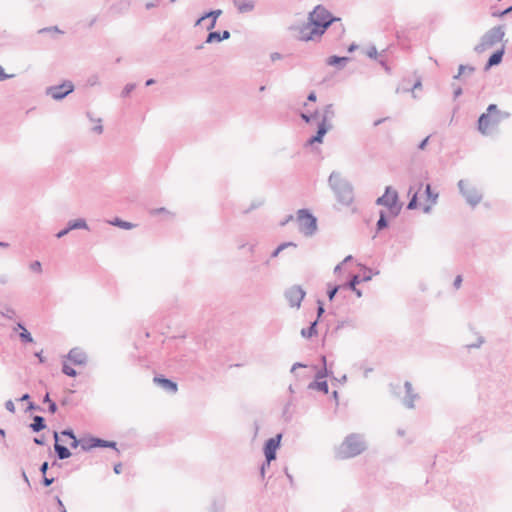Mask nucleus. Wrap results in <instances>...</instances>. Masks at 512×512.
<instances>
[{
  "label": "nucleus",
  "mask_w": 512,
  "mask_h": 512,
  "mask_svg": "<svg viewBox=\"0 0 512 512\" xmlns=\"http://www.w3.org/2000/svg\"><path fill=\"white\" fill-rule=\"evenodd\" d=\"M505 52V44H502L499 49H497L488 59L485 69L488 70L493 66H496L502 62L503 55Z\"/></svg>",
  "instance_id": "aec40b11"
},
{
  "label": "nucleus",
  "mask_w": 512,
  "mask_h": 512,
  "mask_svg": "<svg viewBox=\"0 0 512 512\" xmlns=\"http://www.w3.org/2000/svg\"><path fill=\"white\" fill-rule=\"evenodd\" d=\"M54 439H55L54 450H55L57 457L60 460L68 459L69 457H71L72 454H71L70 450L66 446L61 445L59 443V434L57 432H54Z\"/></svg>",
  "instance_id": "6ab92c4d"
},
{
  "label": "nucleus",
  "mask_w": 512,
  "mask_h": 512,
  "mask_svg": "<svg viewBox=\"0 0 512 512\" xmlns=\"http://www.w3.org/2000/svg\"><path fill=\"white\" fill-rule=\"evenodd\" d=\"M343 289L341 285H334L328 284V290H327V296L330 301L334 299L336 294L339 292V290Z\"/></svg>",
  "instance_id": "4c0bfd02"
},
{
  "label": "nucleus",
  "mask_w": 512,
  "mask_h": 512,
  "mask_svg": "<svg viewBox=\"0 0 512 512\" xmlns=\"http://www.w3.org/2000/svg\"><path fill=\"white\" fill-rule=\"evenodd\" d=\"M297 222L299 231L305 236H312L317 230V219L307 209L297 211Z\"/></svg>",
  "instance_id": "0eeeda50"
},
{
  "label": "nucleus",
  "mask_w": 512,
  "mask_h": 512,
  "mask_svg": "<svg viewBox=\"0 0 512 512\" xmlns=\"http://www.w3.org/2000/svg\"><path fill=\"white\" fill-rule=\"evenodd\" d=\"M86 116H87V118L91 122H96L97 123V125L92 128V131L94 133H96V134H102L103 133V125L101 124L102 123V119L101 118H97V119L94 118L91 112H87Z\"/></svg>",
  "instance_id": "c756f323"
},
{
  "label": "nucleus",
  "mask_w": 512,
  "mask_h": 512,
  "mask_svg": "<svg viewBox=\"0 0 512 512\" xmlns=\"http://www.w3.org/2000/svg\"><path fill=\"white\" fill-rule=\"evenodd\" d=\"M87 85L94 87L100 85V77L97 74H92L87 78Z\"/></svg>",
  "instance_id": "37998d69"
},
{
  "label": "nucleus",
  "mask_w": 512,
  "mask_h": 512,
  "mask_svg": "<svg viewBox=\"0 0 512 512\" xmlns=\"http://www.w3.org/2000/svg\"><path fill=\"white\" fill-rule=\"evenodd\" d=\"M509 117V113L502 112L496 104H490L486 112L482 113L478 118L477 129L484 135L488 136L497 128L500 122Z\"/></svg>",
  "instance_id": "7ed1b4c3"
},
{
  "label": "nucleus",
  "mask_w": 512,
  "mask_h": 512,
  "mask_svg": "<svg viewBox=\"0 0 512 512\" xmlns=\"http://www.w3.org/2000/svg\"><path fill=\"white\" fill-rule=\"evenodd\" d=\"M95 444H96V448H112V449H115L117 450L116 446H117V443L114 442V441H108V440H104V439H101V438H98V437H95Z\"/></svg>",
  "instance_id": "7c9ffc66"
},
{
  "label": "nucleus",
  "mask_w": 512,
  "mask_h": 512,
  "mask_svg": "<svg viewBox=\"0 0 512 512\" xmlns=\"http://www.w3.org/2000/svg\"><path fill=\"white\" fill-rule=\"evenodd\" d=\"M226 511V497L221 494L212 498L208 512H225Z\"/></svg>",
  "instance_id": "f3484780"
},
{
  "label": "nucleus",
  "mask_w": 512,
  "mask_h": 512,
  "mask_svg": "<svg viewBox=\"0 0 512 512\" xmlns=\"http://www.w3.org/2000/svg\"><path fill=\"white\" fill-rule=\"evenodd\" d=\"M461 284H462V276L461 275H458L455 277L454 279V282H453V286L456 288V289H459L461 287Z\"/></svg>",
  "instance_id": "e2e57ef3"
},
{
  "label": "nucleus",
  "mask_w": 512,
  "mask_h": 512,
  "mask_svg": "<svg viewBox=\"0 0 512 512\" xmlns=\"http://www.w3.org/2000/svg\"><path fill=\"white\" fill-rule=\"evenodd\" d=\"M340 21L323 5H317L305 20H298L289 26V32H326L334 23Z\"/></svg>",
  "instance_id": "f257e3e1"
},
{
  "label": "nucleus",
  "mask_w": 512,
  "mask_h": 512,
  "mask_svg": "<svg viewBox=\"0 0 512 512\" xmlns=\"http://www.w3.org/2000/svg\"><path fill=\"white\" fill-rule=\"evenodd\" d=\"M425 194L427 199L431 202V205H435L437 203L439 194L437 192L432 191L430 184H427L425 186Z\"/></svg>",
  "instance_id": "473e14b6"
},
{
  "label": "nucleus",
  "mask_w": 512,
  "mask_h": 512,
  "mask_svg": "<svg viewBox=\"0 0 512 512\" xmlns=\"http://www.w3.org/2000/svg\"><path fill=\"white\" fill-rule=\"evenodd\" d=\"M56 502H57L60 512H67L62 500L58 496L56 497Z\"/></svg>",
  "instance_id": "774afa93"
},
{
  "label": "nucleus",
  "mask_w": 512,
  "mask_h": 512,
  "mask_svg": "<svg viewBox=\"0 0 512 512\" xmlns=\"http://www.w3.org/2000/svg\"><path fill=\"white\" fill-rule=\"evenodd\" d=\"M154 383H156L158 386H160L163 390H165L168 393L175 394L178 390L177 383L165 378L163 376H156L153 379Z\"/></svg>",
  "instance_id": "dca6fc26"
},
{
  "label": "nucleus",
  "mask_w": 512,
  "mask_h": 512,
  "mask_svg": "<svg viewBox=\"0 0 512 512\" xmlns=\"http://www.w3.org/2000/svg\"><path fill=\"white\" fill-rule=\"evenodd\" d=\"M305 296L306 291L300 285H293L284 292V297L291 308L299 309Z\"/></svg>",
  "instance_id": "1a4fd4ad"
},
{
  "label": "nucleus",
  "mask_w": 512,
  "mask_h": 512,
  "mask_svg": "<svg viewBox=\"0 0 512 512\" xmlns=\"http://www.w3.org/2000/svg\"><path fill=\"white\" fill-rule=\"evenodd\" d=\"M506 29L505 25H496L492 27L488 32H504Z\"/></svg>",
  "instance_id": "69168bd1"
},
{
  "label": "nucleus",
  "mask_w": 512,
  "mask_h": 512,
  "mask_svg": "<svg viewBox=\"0 0 512 512\" xmlns=\"http://www.w3.org/2000/svg\"><path fill=\"white\" fill-rule=\"evenodd\" d=\"M10 281L8 274L0 272V285H7Z\"/></svg>",
  "instance_id": "13d9d810"
},
{
  "label": "nucleus",
  "mask_w": 512,
  "mask_h": 512,
  "mask_svg": "<svg viewBox=\"0 0 512 512\" xmlns=\"http://www.w3.org/2000/svg\"><path fill=\"white\" fill-rule=\"evenodd\" d=\"M149 214L154 217L161 216L163 220H172L175 217V213L165 207L150 209Z\"/></svg>",
  "instance_id": "5701e85b"
},
{
  "label": "nucleus",
  "mask_w": 512,
  "mask_h": 512,
  "mask_svg": "<svg viewBox=\"0 0 512 512\" xmlns=\"http://www.w3.org/2000/svg\"><path fill=\"white\" fill-rule=\"evenodd\" d=\"M75 86L71 80H64L59 85L49 86L45 90V94L50 96L53 100L61 101L69 94L74 92Z\"/></svg>",
  "instance_id": "6e6552de"
},
{
  "label": "nucleus",
  "mask_w": 512,
  "mask_h": 512,
  "mask_svg": "<svg viewBox=\"0 0 512 512\" xmlns=\"http://www.w3.org/2000/svg\"><path fill=\"white\" fill-rule=\"evenodd\" d=\"M136 88V85L134 83L126 84L121 92L122 97H128L130 93Z\"/></svg>",
  "instance_id": "c03bdc74"
},
{
  "label": "nucleus",
  "mask_w": 512,
  "mask_h": 512,
  "mask_svg": "<svg viewBox=\"0 0 512 512\" xmlns=\"http://www.w3.org/2000/svg\"><path fill=\"white\" fill-rule=\"evenodd\" d=\"M318 116V111L312 113V114H306V113H301V118L302 120H304L306 123H310L311 121H313L316 117Z\"/></svg>",
  "instance_id": "09e8293b"
},
{
  "label": "nucleus",
  "mask_w": 512,
  "mask_h": 512,
  "mask_svg": "<svg viewBox=\"0 0 512 512\" xmlns=\"http://www.w3.org/2000/svg\"><path fill=\"white\" fill-rule=\"evenodd\" d=\"M330 129H332V124H318L316 135L309 138L307 141L308 144L313 145L314 143H322L324 136Z\"/></svg>",
  "instance_id": "a211bd4d"
},
{
  "label": "nucleus",
  "mask_w": 512,
  "mask_h": 512,
  "mask_svg": "<svg viewBox=\"0 0 512 512\" xmlns=\"http://www.w3.org/2000/svg\"><path fill=\"white\" fill-rule=\"evenodd\" d=\"M485 342L484 337L478 336L477 341L475 343L468 345L469 348H479Z\"/></svg>",
  "instance_id": "4d7b16f0"
},
{
  "label": "nucleus",
  "mask_w": 512,
  "mask_h": 512,
  "mask_svg": "<svg viewBox=\"0 0 512 512\" xmlns=\"http://www.w3.org/2000/svg\"><path fill=\"white\" fill-rule=\"evenodd\" d=\"M328 185L333 191L336 200L344 205L350 206L354 201V189L350 181L344 178L340 172L332 171L328 178Z\"/></svg>",
  "instance_id": "f03ea898"
},
{
  "label": "nucleus",
  "mask_w": 512,
  "mask_h": 512,
  "mask_svg": "<svg viewBox=\"0 0 512 512\" xmlns=\"http://www.w3.org/2000/svg\"><path fill=\"white\" fill-rule=\"evenodd\" d=\"M37 32H63V31L60 30L58 28V26H48V27L39 29Z\"/></svg>",
  "instance_id": "864d4df0"
},
{
  "label": "nucleus",
  "mask_w": 512,
  "mask_h": 512,
  "mask_svg": "<svg viewBox=\"0 0 512 512\" xmlns=\"http://www.w3.org/2000/svg\"><path fill=\"white\" fill-rule=\"evenodd\" d=\"M62 372L69 377H75L77 375V371L65 362L62 365Z\"/></svg>",
  "instance_id": "a19ab883"
},
{
  "label": "nucleus",
  "mask_w": 512,
  "mask_h": 512,
  "mask_svg": "<svg viewBox=\"0 0 512 512\" xmlns=\"http://www.w3.org/2000/svg\"><path fill=\"white\" fill-rule=\"evenodd\" d=\"M324 312H325L324 304L322 301L318 300L317 301V319L316 320H318L323 315Z\"/></svg>",
  "instance_id": "603ef678"
},
{
  "label": "nucleus",
  "mask_w": 512,
  "mask_h": 512,
  "mask_svg": "<svg viewBox=\"0 0 512 512\" xmlns=\"http://www.w3.org/2000/svg\"><path fill=\"white\" fill-rule=\"evenodd\" d=\"M405 396L402 398V404L407 409L415 408V401L419 399V394L413 389L412 383L409 381L404 382Z\"/></svg>",
  "instance_id": "ddd939ff"
},
{
  "label": "nucleus",
  "mask_w": 512,
  "mask_h": 512,
  "mask_svg": "<svg viewBox=\"0 0 512 512\" xmlns=\"http://www.w3.org/2000/svg\"><path fill=\"white\" fill-rule=\"evenodd\" d=\"M430 136H427L424 138L418 145L419 150H424L429 142Z\"/></svg>",
  "instance_id": "0e129e2a"
},
{
  "label": "nucleus",
  "mask_w": 512,
  "mask_h": 512,
  "mask_svg": "<svg viewBox=\"0 0 512 512\" xmlns=\"http://www.w3.org/2000/svg\"><path fill=\"white\" fill-rule=\"evenodd\" d=\"M48 411L51 413V414H54L56 413L57 411V405L54 401H50V403L48 404Z\"/></svg>",
  "instance_id": "338daca9"
},
{
  "label": "nucleus",
  "mask_w": 512,
  "mask_h": 512,
  "mask_svg": "<svg viewBox=\"0 0 512 512\" xmlns=\"http://www.w3.org/2000/svg\"><path fill=\"white\" fill-rule=\"evenodd\" d=\"M367 448L364 436L358 433H352L345 437L343 442L336 450V456L339 459H348L360 455Z\"/></svg>",
  "instance_id": "20e7f679"
},
{
  "label": "nucleus",
  "mask_w": 512,
  "mask_h": 512,
  "mask_svg": "<svg viewBox=\"0 0 512 512\" xmlns=\"http://www.w3.org/2000/svg\"><path fill=\"white\" fill-rule=\"evenodd\" d=\"M66 357L74 365H85L87 363V355H86V353L82 349H80L78 347L72 348L68 352Z\"/></svg>",
  "instance_id": "2eb2a0df"
},
{
  "label": "nucleus",
  "mask_w": 512,
  "mask_h": 512,
  "mask_svg": "<svg viewBox=\"0 0 512 512\" xmlns=\"http://www.w3.org/2000/svg\"><path fill=\"white\" fill-rule=\"evenodd\" d=\"M29 268L31 271H33L35 273H39V274L42 273V264L38 260L31 262L29 265Z\"/></svg>",
  "instance_id": "49530a36"
},
{
  "label": "nucleus",
  "mask_w": 512,
  "mask_h": 512,
  "mask_svg": "<svg viewBox=\"0 0 512 512\" xmlns=\"http://www.w3.org/2000/svg\"><path fill=\"white\" fill-rule=\"evenodd\" d=\"M279 255H280V253H279V252L276 250V248H275V249L271 252L269 259H267V260L265 261V263H264V264H265V265H269V264H270V260H271V259H275V258H277Z\"/></svg>",
  "instance_id": "680f3d73"
},
{
  "label": "nucleus",
  "mask_w": 512,
  "mask_h": 512,
  "mask_svg": "<svg viewBox=\"0 0 512 512\" xmlns=\"http://www.w3.org/2000/svg\"><path fill=\"white\" fill-rule=\"evenodd\" d=\"M322 35L323 34H301L298 37V40L302 41V42H308V41L319 42L321 40Z\"/></svg>",
  "instance_id": "f704fd0d"
},
{
  "label": "nucleus",
  "mask_w": 512,
  "mask_h": 512,
  "mask_svg": "<svg viewBox=\"0 0 512 512\" xmlns=\"http://www.w3.org/2000/svg\"><path fill=\"white\" fill-rule=\"evenodd\" d=\"M33 410L43 411V409L40 406L36 405L33 402H28L26 411H33Z\"/></svg>",
  "instance_id": "bf43d9fd"
},
{
  "label": "nucleus",
  "mask_w": 512,
  "mask_h": 512,
  "mask_svg": "<svg viewBox=\"0 0 512 512\" xmlns=\"http://www.w3.org/2000/svg\"><path fill=\"white\" fill-rule=\"evenodd\" d=\"M109 224L116 226L121 229L130 230L135 227V224L122 220L118 217L114 218L113 220L109 221Z\"/></svg>",
  "instance_id": "bb28decb"
},
{
  "label": "nucleus",
  "mask_w": 512,
  "mask_h": 512,
  "mask_svg": "<svg viewBox=\"0 0 512 512\" xmlns=\"http://www.w3.org/2000/svg\"><path fill=\"white\" fill-rule=\"evenodd\" d=\"M221 14V10H212L199 17L194 25L200 26L207 32H213L212 29L215 27L217 17Z\"/></svg>",
  "instance_id": "f8f14e48"
},
{
  "label": "nucleus",
  "mask_w": 512,
  "mask_h": 512,
  "mask_svg": "<svg viewBox=\"0 0 512 512\" xmlns=\"http://www.w3.org/2000/svg\"><path fill=\"white\" fill-rule=\"evenodd\" d=\"M418 206V193L416 192L412 197L411 199L409 200L408 204H407V209L408 210H413V209H416Z\"/></svg>",
  "instance_id": "a18cd8bd"
},
{
  "label": "nucleus",
  "mask_w": 512,
  "mask_h": 512,
  "mask_svg": "<svg viewBox=\"0 0 512 512\" xmlns=\"http://www.w3.org/2000/svg\"><path fill=\"white\" fill-rule=\"evenodd\" d=\"M95 437L90 436L86 438H81V448L83 451H90L93 448H96Z\"/></svg>",
  "instance_id": "c85d7f7f"
},
{
  "label": "nucleus",
  "mask_w": 512,
  "mask_h": 512,
  "mask_svg": "<svg viewBox=\"0 0 512 512\" xmlns=\"http://www.w3.org/2000/svg\"><path fill=\"white\" fill-rule=\"evenodd\" d=\"M505 34H484L481 42L475 46V51L481 53L497 44H504L503 37Z\"/></svg>",
  "instance_id": "9b49d317"
},
{
  "label": "nucleus",
  "mask_w": 512,
  "mask_h": 512,
  "mask_svg": "<svg viewBox=\"0 0 512 512\" xmlns=\"http://www.w3.org/2000/svg\"><path fill=\"white\" fill-rule=\"evenodd\" d=\"M322 362L324 363V368H323V369H321V370H319V371L316 373L315 378H316L317 380H321V379H323V378H325V377L329 376V371H328V369H327V367H326V357H325V356H322Z\"/></svg>",
  "instance_id": "58836bf2"
},
{
  "label": "nucleus",
  "mask_w": 512,
  "mask_h": 512,
  "mask_svg": "<svg viewBox=\"0 0 512 512\" xmlns=\"http://www.w3.org/2000/svg\"><path fill=\"white\" fill-rule=\"evenodd\" d=\"M234 6L240 13H247L254 9L255 2L253 0H232Z\"/></svg>",
  "instance_id": "4be33fe9"
},
{
  "label": "nucleus",
  "mask_w": 512,
  "mask_h": 512,
  "mask_svg": "<svg viewBox=\"0 0 512 512\" xmlns=\"http://www.w3.org/2000/svg\"><path fill=\"white\" fill-rule=\"evenodd\" d=\"M231 34H207L206 43L221 42L229 39Z\"/></svg>",
  "instance_id": "2f4dec72"
},
{
  "label": "nucleus",
  "mask_w": 512,
  "mask_h": 512,
  "mask_svg": "<svg viewBox=\"0 0 512 512\" xmlns=\"http://www.w3.org/2000/svg\"><path fill=\"white\" fill-rule=\"evenodd\" d=\"M308 389H314L323 392L324 394H327L329 391L328 383L325 380H317L311 382L308 385Z\"/></svg>",
  "instance_id": "a878e982"
},
{
  "label": "nucleus",
  "mask_w": 512,
  "mask_h": 512,
  "mask_svg": "<svg viewBox=\"0 0 512 512\" xmlns=\"http://www.w3.org/2000/svg\"><path fill=\"white\" fill-rule=\"evenodd\" d=\"M12 77H14V75L5 73L4 68L0 65V81H4Z\"/></svg>",
  "instance_id": "6e6d98bb"
},
{
  "label": "nucleus",
  "mask_w": 512,
  "mask_h": 512,
  "mask_svg": "<svg viewBox=\"0 0 512 512\" xmlns=\"http://www.w3.org/2000/svg\"><path fill=\"white\" fill-rule=\"evenodd\" d=\"M460 195L464 198L467 205L475 208L483 199L482 191L470 180L461 179L457 183Z\"/></svg>",
  "instance_id": "39448f33"
},
{
  "label": "nucleus",
  "mask_w": 512,
  "mask_h": 512,
  "mask_svg": "<svg viewBox=\"0 0 512 512\" xmlns=\"http://www.w3.org/2000/svg\"><path fill=\"white\" fill-rule=\"evenodd\" d=\"M458 71H459V75H463L466 72H468L469 74H472L475 71V68L473 66L461 64L458 67Z\"/></svg>",
  "instance_id": "de8ad7c7"
},
{
  "label": "nucleus",
  "mask_w": 512,
  "mask_h": 512,
  "mask_svg": "<svg viewBox=\"0 0 512 512\" xmlns=\"http://www.w3.org/2000/svg\"><path fill=\"white\" fill-rule=\"evenodd\" d=\"M317 324H318V320H315L310 323L309 327L303 328L301 330L302 337L311 338L312 336L316 335L317 334V329H316Z\"/></svg>",
  "instance_id": "cd10ccee"
},
{
  "label": "nucleus",
  "mask_w": 512,
  "mask_h": 512,
  "mask_svg": "<svg viewBox=\"0 0 512 512\" xmlns=\"http://www.w3.org/2000/svg\"><path fill=\"white\" fill-rule=\"evenodd\" d=\"M15 314V310L11 307H5L4 311H2V315L8 319H12Z\"/></svg>",
  "instance_id": "8fccbe9b"
},
{
  "label": "nucleus",
  "mask_w": 512,
  "mask_h": 512,
  "mask_svg": "<svg viewBox=\"0 0 512 512\" xmlns=\"http://www.w3.org/2000/svg\"><path fill=\"white\" fill-rule=\"evenodd\" d=\"M76 229H89L88 227V224L86 222L85 219L83 218H78V219H75V220H70L68 223H67V226L60 230L57 234H56V237L57 238H63L64 236H66L70 231L72 230H76Z\"/></svg>",
  "instance_id": "4468645a"
},
{
  "label": "nucleus",
  "mask_w": 512,
  "mask_h": 512,
  "mask_svg": "<svg viewBox=\"0 0 512 512\" xmlns=\"http://www.w3.org/2000/svg\"><path fill=\"white\" fill-rule=\"evenodd\" d=\"M19 337L23 343H32L34 341L31 333L26 328H23V331L19 333Z\"/></svg>",
  "instance_id": "ea45409f"
},
{
  "label": "nucleus",
  "mask_w": 512,
  "mask_h": 512,
  "mask_svg": "<svg viewBox=\"0 0 512 512\" xmlns=\"http://www.w3.org/2000/svg\"><path fill=\"white\" fill-rule=\"evenodd\" d=\"M350 61L349 57L333 55L326 59V64L341 70Z\"/></svg>",
  "instance_id": "412c9836"
},
{
  "label": "nucleus",
  "mask_w": 512,
  "mask_h": 512,
  "mask_svg": "<svg viewBox=\"0 0 512 512\" xmlns=\"http://www.w3.org/2000/svg\"><path fill=\"white\" fill-rule=\"evenodd\" d=\"M361 278L358 275H353L348 283L341 285L343 289H354L359 283H361Z\"/></svg>",
  "instance_id": "c9c22d12"
},
{
  "label": "nucleus",
  "mask_w": 512,
  "mask_h": 512,
  "mask_svg": "<svg viewBox=\"0 0 512 512\" xmlns=\"http://www.w3.org/2000/svg\"><path fill=\"white\" fill-rule=\"evenodd\" d=\"M264 202H265V200L263 198L255 199L251 202L250 206L247 209H245L243 212L245 214H248L257 208H260L264 204Z\"/></svg>",
  "instance_id": "e433bc0d"
},
{
  "label": "nucleus",
  "mask_w": 512,
  "mask_h": 512,
  "mask_svg": "<svg viewBox=\"0 0 512 512\" xmlns=\"http://www.w3.org/2000/svg\"><path fill=\"white\" fill-rule=\"evenodd\" d=\"M61 435L66 436V437H68L70 439H74L76 437L74 431L71 428L64 429L61 432Z\"/></svg>",
  "instance_id": "5fc2aeb1"
},
{
  "label": "nucleus",
  "mask_w": 512,
  "mask_h": 512,
  "mask_svg": "<svg viewBox=\"0 0 512 512\" xmlns=\"http://www.w3.org/2000/svg\"><path fill=\"white\" fill-rule=\"evenodd\" d=\"M377 54H378V52H377V49H376V47H375V46H371V47H369V48L367 49V51H366V55H367L369 58H372V59H376Z\"/></svg>",
  "instance_id": "3c124183"
},
{
  "label": "nucleus",
  "mask_w": 512,
  "mask_h": 512,
  "mask_svg": "<svg viewBox=\"0 0 512 512\" xmlns=\"http://www.w3.org/2000/svg\"><path fill=\"white\" fill-rule=\"evenodd\" d=\"M282 434H277L275 437L269 438L264 444V455L266 463L270 466V463L276 459V452L280 446Z\"/></svg>",
  "instance_id": "9d476101"
},
{
  "label": "nucleus",
  "mask_w": 512,
  "mask_h": 512,
  "mask_svg": "<svg viewBox=\"0 0 512 512\" xmlns=\"http://www.w3.org/2000/svg\"><path fill=\"white\" fill-rule=\"evenodd\" d=\"M30 428L33 432H40L46 428L45 419L42 416L35 415L33 422L30 424Z\"/></svg>",
  "instance_id": "393cba45"
},
{
  "label": "nucleus",
  "mask_w": 512,
  "mask_h": 512,
  "mask_svg": "<svg viewBox=\"0 0 512 512\" xmlns=\"http://www.w3.org/2000/svg\"><path fill=\"white\" fill-rule=\"evenodd\" d=\"M297 247V244L294 243V242H283L281 244H279L277 247H276V250L281 253L283 252L284 250L288 249V248H296Z\"/></svg>",
  "instance_id": "79ce46f5"
},
{
  "label": "nucleus",
  "mask_w": 512,
  "mask_h": 512,
  "mask_svg": "<svg viewBox=\"0 0 512 512\" xmlns=\"http://www.w3.org/2000/svg\"><path fill=\"white\" fill-rule=\"evenodd\" d=\"M5 408L11 412V413H14L15 412V405H14V402L12 400H8L5 402Z\"/></svg>",
  "instance_id": "052dcab7"
},
{
  "label": "nucleus",
  "mask_w": 512,
  "mask_h": 512,
  "mask_svg": "<svg viewBox=\"0 0 512 512\" xmlns=\"http://www.w3.org/2000/svg\"><path fill=\"white\" fill-rule=\"evenodd\" d=\"M387 226H388V221L386 218V213L383 210H381L379 212V219L376 223V230L379 232V231L385 229Z\"/></svg>",
  "instance_id": "72a5a7b5"
},
{
  "label": "nucleus",
  "mask_w": 512,
  "mask_h": 512,
  "mask_svg": "<svg viewBox=\"0 0 512 512\" xmlns=\"http://www.w3.org/2000/svg\"><path fill=\"white\" fill-rule=\"evenodd\" d=\"M335 117V110L333 104H327L322 111V118L319 124H331V120Z\"/></svg>",
  "instance_id": "b1692460"
},
{
  "label": "nucleus",
  "mask_w": 512,
  "mask_h": 512,
  "mask_svg": "<svg viewBox=\"0 0 512 512\" xmlns=\"http://www.w3.org/2000/svg\"><path fill=\"white\" fill-rule=\"evenodd\" d=\"M376 205L384 206L394 217L398 216L402 209V203L399 202L398 192L391 186L385 188V192L382 196L376 199Z\"/></svg>",
  "instance_id": "423d86ee"
}]
</instances>
